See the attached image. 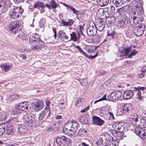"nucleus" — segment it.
I'll list each match as a JSON object with an SVG mask.
<instances>
[{
  "instance_id": "obj_47",
  "label": "nucleus",
  "mask_w": 146,
  "mask_h": 146,
  "mask_svg": "<svg viewBox=\"0 0 146 146\" xmlns=\"http://www.w3.org/2000/svg\"><path fill=\"white\" fill-rule=\"evenodd\" d=\"M70 9L73 12L74 14H75L77 16H78V10H76L74 8L71 6L70 7Z\"/></svg>"
},
{
  "instance_id": "obj_10",
  "label": "nucleus",
  "mask_w": 146,
  "mask_h": 146,
  "mask_svg": "<svg viewBox=\"0 0 146 146\" xmlns=\"http://www.w3.org/2000/svg\"><path fill=\"white\" fill-rule=\"evenodd\" d=\"M132 108V106L131 104H127L123 106L121 108V111L126 115H128L131 112Z\"/></svg>"
},
{
  "instance_id": "obj_30",
  "label": "nucleus",
  "mask_w": 146,
  "mask_h": 146,
  "mask_svg": "<svg viewBox=\"0 0 146 146\" xmlns=\"http://www.w3.org/2000/svg\"><path fill=\"white\" fill-rule=\"evenodd\" d=\"M62 24L65 26H70L73 25L74 21L72 19H70L67 22L63 20L62 21Z\"/></svg>"
},
{
  "instance_id": "obj_38",
  "label": "nucleus",
  "mask_w": 146,
  "mask_h": 146,
  "mask_svg": "<svg viewBox=\"0 0 146 146\" xmlns=\"http://www.w3.org/2000/svg\"><path fill=\"white\" fill-rule=\"evenodd\" d=\"M110 99L111 101L113 102H114L115 100H117L114 92L111 93L110 95Z\"/></svg>"
},
{
  "instance_id": "obj_22",
  "label": "nucleus",
  "mask_w": 146,
  "mask_h": 146,
  "mask_svg": "<svg viewBox=\"0 0 146 146\" xmlns=\"http://www.w3.org/2000/svg\"><path fill=\"white\" fill-rule=\"evenodd\" d=\"M123 123H117L116 125V129L117 131L121 132V134L122 135H124L123 133V131L124 130V125H123Z\"/></svg>"
},
{
  "instance_id": "obj_39",
  "label": "nucleus",
  "mask_w": 146,
  "mask_h": 146,
  "mask_svg": "<svg viewBox=\"0 0 146 146\" xmlns=\"http://www.w3.org/2000/svg\"><path fill=\"white\" fill-rule=\"evenodd\" d=\"M110 99L111 101L113 102H114L115 100H117L114 92L111 93L110 95Z\"/></svg>"
},
{
  "instance_id": "obj_16",
  "label": "nucleus",
  "mask_w": 146,
  "mask_h": 146,
  "mask_svg": "<svg viewBox=\"0 0 146 146\" xmlns=\"http://www.w3.org/2000/svg\"><path fill=\"white\" fill-rule=\"evenodd\" d=\"M106 22L109 26H112L115 23V18L113 16L108 17L106 19Z\"/></svg>"
},
{
  "instance_id": "obj_23",
  "label": "nucleus",
  "mask_w": 146,
  "mask_h": 146,
  "mask_svg": "<svg viewBox=\"0 0 146 146\" xmlns=\"http://www.w3.org/2000/svg\"><path fill=\"white\" fill-rule=\"evenodd\" d=\"M20 113V110L19 108L17 107V105L15 106V108L13 109L11 111V114L12 116H18L19 115Z\"/></svg>"
},
{
  "instance_id": "obj_41",
  "label": "nucleus",
  "mask_w": 146,
  "mask_h": 146,
  "mask_svg": "<svg viewBox=\"0 0 146 146\" xmlns=\"http://www.w3.org/2000/svg\"><path fill=\"white\" fill-rule=\"evenodd\" d=\"M86 131V130H84L83 129H79L78 132V134L81 137H83L85 136Z\"/></svg>"
},
{
  "instance_id": "obj_57",
  "label": "nucleus",
  "mask_w": 146,
  "mask_h": 146,
  "mask_svg": "<svg viewBox=\"0 0 146 146\" xmlns=\"http://www.w3.org/2000/svg\"><path fill=\"white\" fill-rule=\"evenodd\" d=\"M143 24L141 23L137 27H137L138 29L142 30L144 31L145 27L144 26L143 27Z\"/></svg>"
},
{
  "instance_id": "obj_60",
  "label": "nucleus",
  "mask_w": 146,
  "mask_h": 146,
  "mask_svg": "<svg viewBox=\"0 0 146 146\" xmlns=\"http://www.w3.org/2000/svg\"><path fill=\"white\" fill-rule=\"evenodd\" d=\"M45 102H46V106L44 109H47V108H48V109H49V108H50L49 105H50V102L48 100H46Z\"/></svg>"
},
{
  "instance_id": "obj_20",
  "label": "nucleus",
  "mask_w": 146,
  "mask_h": 146,
  "mask_svg": "<svg viewBox=\"0 0 146 146\" xmlns=\"http://www.w3.org/2000/svg\"><path fill=\"white\" fill-rule=\"evenodd\" d=\"M28 130L27 127L23 125H19L17 131L19 132L20 134L25 133L28 132Z\"/></svg>"
},
{
  "instance_id": "obj_18",
  "label": "nucleus",
  "mask_w": 146,
  "mask_h": 146,
  "mask_svg": "<svg viewBox=\"0 0 146 146\" xmlns=\"http://www.w3.org/2000/svg\"><path fill=\"white\" fill-rule=\"evenodd\" d=\"M134 5L136 8L139 9L140 11H143L142 7L143 2L142 0H135Z\"/></svg>"
},
{
  "instance_id": "obj_27",
  "label": "nucleus",
  "mask_w": 146,
  "mask_h": 146,
  "mask_svg": "<svg viewBox=\"0 0 146 146\" xmlns=\"http://www.w3.org/2000/svg\"><path fill=\"white\" fill-rule=\"evenodd\" d=\"M44 3L39 1L36 2L34 5V7L35 8H37L38 7L43 8L44 7Z\"/></svg>"
},
{
  "instance_id": "obj_36",
  "label": "nucleus",
  "mask_w": 146,
  "mask_h": 146,
  "mask_svg": "<svg viewBox=\"0 0 146 146\" xmlns=\"http://www.w3.org/2000/svg\"><path fill=\"white\" fill-rule=\"evenodd\" d=\"M114 92L117 99L121 100L123 96L122 92L120 91H115Z\"/></svg>"
},
{
  "instance_id": "obj_45",
  "label": "nucleus",
  "mask_w": 146,
  "mask_h": 146,
  "mask_svg": "<svg viewBox=\"0 0 146 146\" xmlns=\"http://www.w3.org/2000/svg\"><path fill=\"white\" fill-rule=\"evenodd\" d=\"M142 128L137 127L136 128L135 130V133L139 137L140 136V134H141V129H142Z\"/></svg>"
},
{
  "instance_id": "obj_28",
  "label": "nucleus",
  "mask_w": 146,
  "mask_h": 146,
  "mask_svg": "<svg viewBox=\"0 0 146 146\" xmlns=\"http://www.w3.org/2000/svg\"><path fill=\"white\" fill-rule=\"evenodd\" d=\"M113 3L117 7H120L123 5L122 0H113Z\"/></svg>"
},
{
  "instance_id": "obj_5",
  "label": "nucleus",
  "mask_w": 146,
  "mask_h": 146,
  "mask_svg": "<svg viewBox=\"0 0 146 146\" xmlns=\"http://www.w3.org/2000/svg\"><path fill=\"white\" fill-rule=\"evenodd\" d=\"M50 109L48 108L44 109L40 114L38 119L41 121H43L46 119L48 116H50Z\"/></svg>"
},
{
  "instance_id": "obj_26",
  "label": "nucleus",
  "mask_w": 146,
  "mask_h": 146,
  "mask_svg": "<svg viewBox=\"0 0 146 146\" xmlns=\"http://www.w3.org/2000/svg\"><path fill=\"white\" fill-rule=\"evenodd\" d=\"M97 2L101 6H104L108 4L109 0H97Z\"/></svg>"
},
{
  "instance_id": "obj_13",
  "label": "nucleus",
  "mask_w": 146,
  "mask_h": 146,
  "mask_svg": "<svg viewBox=\"0 0 146 146\" xmlns=\"http://www.w3.org/2000/svg\"><path fill=\"white\" fill-rule=\"evenodd\" d=\"M130 8L129 6H126L118 9L117 12L120 15H125L128 13Z\"/></svg>"
},
{
  "instance_id": "obj_55",
  "label": "nucleus",
  "mask_w": 146,
  "mask_h": 146,
  "mask_svg": "<svg viewBox=\"0 0 146 146\" xmlns=\"http://www.w3.org/2000/svg\"><path fill=\"white\" fill-rule=\"evenodd\" d=\"M103 142V140L102 138H99L97 141L96 142V144L98 145H99L102 144Z\"/></svg>"
},
{
  "instance_id": "obj_12",
  "label": "nucleus",
  "mask_w": 146,
  "mask_h": 146,
  "mask_svg": "<svg viewBox=\"0 0 146 146\" xmlns=\"http://www.w3.org/2000/svg\"><path fill=\"white\" fill-rule=\"evenodd\" d=\"M92 119L93 123L94 124L98 125L101 126L104 123V121L102 120L99 117L96 116H94L93 117Z\"/></svg>"
},
{
  "instance_id": "obj_40",
  "label": "nucleus",
  "mask_w": 146,
  "mask_h": 146,
  "mask_svg": "<svg viewBox=\"0 0 146 146\" xmlns=\"http://www.w3.org/2000/svg\"><path fill=\"white\" fill-rule=\"evenodd\" d=\"M131 118L134 121L137 122L138 121L139 116L136 114L133 113L131 115Z\"/></svg>"
},
{
  "instance_id": "obj_63",
  "label": "nucleus",
  "mask_w": 146,
  "mask_h": 146,
  "mask_svg": "<svg viewBox=\"0 0 146 146\" xmlns=\"http://www.w3.org/2000/svg\"><path fill=\"white\" fill-rule=\"evenodd\" d=\"M89 108L90 106H88L87 107L81 110V112L82 113H84L86 111H87L89 109Z\"/></svg>"
},
{
  "instance_id": "obj_29",
  "label": "nucleus",
  "mask_w": 146,
  "mask_h": 146,
  "mask_svg": "<svg viewBox=\"0 0 146 146\" xmlns=\"http://www.w3.org/2000/svg\"><path fill=\"white\" fill-rule=\"evenodd\" d=\"M64 139V142L63 143L65 146H71V139L65 137Z\"/></svg>"
},
{
  "instance_id": "obj_43",
  "label": "nucleus",
  "mask_w": 146,
  "mask_h": 146,
  "mask_svg": "<svg viewBox=\"0 0 146 146\" xmlns=\"http://www.w3.org/2000/svg\"><path fill=\"white\" fill-rule=\"evenodd\" d=\"M65 137L63 136L61 137H57L56 138V142L58 144V142L63 143L64 142V139L65 138Z\"/></svg>"
},
{
  "instance_id": "obj_14",
  "label": "nucleus",
  "mask_w": 146,
  "mask_h": 146,
  "mask_svg": "<svg viewBox=\"0 0 146 146\" xmlns=\"http://www.w3.org/2000/svg\"><path fill=\"white\" fill-rule=\"evenodd\" d=\"M124 51L122 50L121 52L120 56H127L130 52L131 51V46H127L123 48Z\"/></svg>"
},
{
  "instance_id": "obj_56",
  "label": "nucleus",
  "mask_w": 146,
  "mask_h": 146,
  "mask_svg": "<svg viewBox=\"0 0 146 146\" xmlns=\"http://www.w3.org/2000/svg\"><path fill=\"white\" fill-rule=\"evenodd\" d=\"M119 141L118 140L115 139L112 141V144L113 145L117 146L119 145Z\"/></svg>"
},
{
  "instance_id": "obj_53",
  "label": "nucleus",
  "mask_w": 146,
  "mask_h": 146,
  "mask_svg": "<svg viewBox=\"0 0 146 146\" xmlns=\"http://www.w3.org/2000/svg\"><path fill=\"white\" fill-rule=\"evenodd\" d=\"M82 104V100L80 98H78L76 103V106H80Z\"/></svg>"
},
{
  "instance_id": "obj_59",
  "label": "nucleus",
  "mask_w": 146,
  "mask_h": 146,
  "mask_svg": "<svg viewBox=\"0 0 146 146\" xmlns=\"http://www.w3.org/2000/svg\"><path fill=\"white\" fill-rule=\"evenodd\" d=\"M6 132L8 135H12L14 133L13 131L10 129H7Z\"/></svg>"
},
{
  "instance_id": "obj_61",
  "label": "nucleus",
  "mask_w": 146,
  "mask_h": 146,
  "mask_svg": "<svg viewBox=\"0 0 146 146\" xmlns=\"http://www.w3.org/2000/svg\"><path fill=\"white\" fill-rule=\"evenodd\" d=\"M110 117H109V120H112L114 119V116H113V113L111 112H109Z\"/></svg>"
},
{
  "instance_id": "obj_37",
  "label": "nucleus",
  "mask_w": 146,
  "mask_h": 146,
  "mask_svg": "<svg viewBox=\"0 0 146 146\" xmlns=\"http://www.w3.org/2000/svg\"><path fill=\"white\" fill-rule=\"evenodd\" d=\"M19 98V96L16 94L11 95L9 97V100L12 101L18 99Z\"/></svg>"
},
{
  "instance_id": "obj_48",
  "label": "nucleus",
  "mask_w": 146,
  "mask_h": 146,
  "mask_svg": "<svg viewBox=\"0 0 146 146\" xmlns=\"http://www.w3.org/2000/svg\"><path fill=\"white\" fill-rule=\"evenodd\" d=\"M81 85L83 86H86L88 84L87 80L86 79H84L80 82Z\"/></svg>"
},
{
  "instance_id": "obj_58",
  "label": "nucleus",
  "mask_w": 146,
  "mask_h": 146,
  "mask_svg": "<svg viewBox=\"0 0 146 146\" xmlns=\"http://www.w3.org/2000/svg\"><path fill=\"white\" fill-rule=\"evenodd\" d=\"M7 118V117L4 114L0 115V120L2 121L5 120Z\"/></svg>"
},
{
  "instance_id": "obj_49",
  "label": "nucleus",
  "mask_w": 146,
  "mask_h": 146,
  "mask_svg": "<svg viewBox=\"0 0 146 146\" xmlns=\"http://www.w3.org/2000/svg\"><path fill=\"white\" fill-rule=\"evenodd\" d=\"M50 4L52 8L54 9L56 8L57 6V5L55 2V0H51Z\"/></svg>"
},
{
  "instance_id": "obj_1",
  "label": "nucleus",
  "mask_w": 146,
  "mask_h": 146,
  "mask_svg": "<svg viewBox=\"0 0 146 146\" xmlns=\"http://www.w3.org/2000/svg\"><path fill=\"white\" fill-rule=\"evenodd\" d=\"M29 41L31 45H35L32 47V49L33 50L41 48L44 43V42L40 40L39 35L37 34H33L31 35L29 37Z\"/></svg>"
},
{
  "instance_id": "obj_15",
  "label": "nucleus",
  "mask_w": 146,
  "mask_h": 146,
  "mask_svg": "<svg viewBox=\"0 0 146 146\" xmlns=\"http://www.w3.org/2000/svg\"><path fill=\"white\" fill-rule=\"evenodd\" d=\"M18 9H14L13 10H10L9 13L10 17L13 19H17L19 17V15L17 12Z\"/></svg>"
},
{
  "instance_id": "obj_46",
  "label": "nucleus",
  "mask_w": 146,
  "mask_h": 146,
  "mask_svg": "<svg viewBox=\"0 0 146 146\" xmlns=\"http://www.w3.org/2000/svg\"><path fill=\"white\" fill-rule=\"evenodd\" d=\"M76 47V48H77V49H78L79 52L81 53L83 55H84L86 57H88V56L87 55L86 53L85 52H84L82 50V49L81 48H80V47L79 46H77Z\"/></svg>"
},
{
  "instance_id": "obj_31",
  "label": "nucleus",
  "mask_w": 146,
  "mask_h": 146,
  "mask_svg": "<svg viewBox=\"0 0 146 146\" xmlns=\"http://www.w3.org/2000/svg\"><path fill=\"white\" fill-rule=\"evenodd\" d=\"M141 124H139V125L141 128H144L146 127V120L143 118H141L140 119Z\"/></svg>"
},
{
  "instance_id": "obj_6",
  "label": "nucleus",
  "mask_w": 146,
  "mask_h": 146,
  "mask_svg": "<svg viewBox=\"0 0 146 146\" xmlns=\"http://www.w3.org/2000/svg\"><path fill=\"white\" fill-rule=\"evenodd\" d=\"M72 121H70L64 125L63 128V131L69 136H70L72 135L70 133L72 131Z\"/></svg>"
},
{
  "instance_id": "obj_54",
  "label": "nucleus",
  "mask_w": 146,
  "mask_h": 146,
  "mask_svg": "<svg viewBox=\"0 0 146 146\" xmlns=\"http://www.w3.org/2000/svg\"><path fill=\"white\" fill-rule=\"evenodd\" d=\"M136 91L137 92V98L140 100H141L142 98L141 97V91L138 90Z\"/></svg>"
},
{
  "instance_id": "obj_4",
  "label": "nucleus",
  "mask_w": 146,
  "mask_h": 146,
  "mask_svg": "<svg viewBox=\"0 0 146 146\" xmlns=\"http://www.w3.org/2000/svg\"><path fill=\"white\" fill-rule=\"evenodd\" d=\"M19 26V21H14L12 22L9 26V30L14 34H15L18 32Z\"/></svg>"
},
{
  "instance_id": "obj_35",
  "label": "nucleus",
  "mask_w": 146,
  "mask_h": 146,
  "mask_svg": "<svg viewBox=\"0 0 146 146\" xmlns=\"http://www.w3.org/2000/svg\"><path fill=\"white\" fill-rule=\"evenodd\" d=\"M138 53V52L135 49L132 50L131 53L128 55V57L129 58H131L133 56H135Z\"/></svg>"
},
{
  "instance_id": "obj_24",
  "label": "nucleus",
  "mask_w": 146,
  "mask_h": 146,
  "mask_svg": "<svg viewBox=\"0 0 146 146\" xmlns=\"http://www.w3.org/2000/svg\"><path fill=\"white\" fill-rule=\"evenodd\" d=\"M133 31L134 34L138 36L142 35L143 34L144 31L143 30L138 29L137 27H135Z\"/></svg>"
},
{
  "instance_id": "obj_32",
  "label": "nucleus",
  "mask_w": 146,
  "mask_h": 146,
  "mask_svg": "<svg viewBox=\"0 0 146 146\" xmlns=\"http://www.w3.org/2000/svg\"><path fill=\"white\" fill-rule=\"evenodd\" d=\"M1 67L5 72H7L8 70L11 68V66L6 64H3L2 65Z\"/></svg>"
},
{
  "instance_id": "obj_8",
  "label": "nucleus",
  "mask_w": 146,
  "mask_h": 146,
  "mask_svg": "<svg viewBox=\"0 0 146 146\" xmlns=\"http://www.w3.org/2000/svg\"><path fill=\"white\" fill-rule=\"evenodd\" d=\"M97 28L96 26H89L87 29V34L90 36H94L96 34Z\"/></svg>"
},
{
  "instance_id": "obj_62",
  "label": "nucleus",
  "mask_w": 146,
  "mask_h": 146,
  "mask_svg": "<svg viewBox=\"0 0 146 146\" xmlns=\"http://www.w3.org/2000/svg\"><path fill=\"white\" fill-rule=\"evenodd\" d=\"M18 9V10H17V11H18L19 10V13L21 14H22L23 13V9H22V8L21 7H17L16 8H15V9Z\"/></svg>"
},
{
  "instance_id": "obj_9",
  "label": "nucleus",
  "mask_w": 146,
  "mask_h": 146,
  "mask_svg": "<svg viewBox=\"0 0 146 146\" xmlns=\"http://www.w3.org/2000/svg\"><path fill=\"white\" fill-rule=\"evenodd\" d=\"M6 0H0V15L5 13L8 8V2Z\"/></svg>"
},
{
  "instance_id": "obj_3",
  "label": "nucleus",
  "mask_w": 146,
  "mask_h": 146,
  "mask_svg": "<svg viewBox=\"0 0 146 146\" xmlns=\"http://www.w3.org/2000/svg\"><path fill=\"white\" fill-rule=\"evenodd\" d=\"M36 118L34 115L33 116L27 115L23 117V120L25 124L27 125L28 127H31L35 125Z\"/></svg>"
},
{
  "instance_id": "obj_34",
  "label": "nucleus",
  "mask_w": 146,
  "mask_h": 146,
  "mask_svg": "<svg viewBox=\"0 0 146 146\" xmlns=\"http://www.w3.org/2000/svg\"><path fill=\"white\" fill-rule=\"evenodd\" d=\"M5 131V127L4 125H0V136L3 135Z\"/></svg>"
},
{
  "instance_id": "obj_17",
  "label": "nucleus",
  "mask_w": 146,
  "mask_h": 146,
  "mask_svg": "<svg viewBox=\"0 0 146 146\" xmlns=\"http://www.w3.org/2000/svg\"><path fill=\"white\" fill-rule=\"evenodd\" d=\"M133 92L132 90L126 91L124 92L123 97L125 100L129 99L133 96Z\"/></svg>"
},
{
  "instance_id": "obj_33",
  "label": "nucleus",
  "mask_w": 146,
  "mask_h": 146,
  "mask_svg": "<svg viewBox=\"0 0 146 146\" xmlns=\"http://www.w3.org/2000/svg\"><path fill=\"white\" fill-rule=\"evenodd\" d=\"M98 29L100 31H102L104 29L105 26V25L104 22H100L98 24Z\"/></svg>"
},
{
  "instance_id": "obj_44",
  "label": "nucleus",
  "mask_w": 146,
  "mask_h": 146,
  "mask_svg": "<svg viewBox=\"0 0 146 146\" xmlns=\"http://www.w3.org/2000/svg\"><path fill=\"white\" fill-rule=\"evenodd\" d=\"M71 39L74 41H77L78 38L74 32H72V34H70Z\"/></svg>"
},
{
  "instance_id": "obj_50",
  "label": "nucleus",
  "mask_w": 146,
  "mask_h": 146,
  "mask_svg": "<svg viewBox=\"0 0 146 146\" xmlns=\"http://www.w3.org/2000/svg\"><path fill=\"white\" fill-rule=\"evenodd\" d=\"M106 94L104 96H103L102 98H100V99H99L98 100H96L94 102V104H96L97 102H99V101H102L105 100H107V99L106 98Z\"/></svg>"
},
{
  "instance_id": "obj_42",
  "label": "nucleus",
  "mask_w": 146,
  "mask_h": 146,
  "mask_svg": "<svg viewBox=\"0 0 146 146\" xmlns=\"http://www.w3.org/2000/svg\"><path fill=\"white\" fill-rule=\"evenodd\" d=\"M141 130V134H140L139 137L142 139H145L146 138V133L144 129H142Z\"/></svg>"
},
{
  "instance_id": "obj_21",
  "label": "nucleus",
  "mask_w": 146,
  "mask_h": 146,
  "mask_svg": "<svg viewBox=\"0 0 146 146\" xmlns=\"http://www.w3.org/2000/svg\"><path fill=\"white\" fill-rule=\"evenodd\" d=\"M44 107L43 102L39 101L36 102L35 104V109L36 111L41 110Z\"/></svg>"
},
{
  "instance_id": "obj_64",
  "label": "nucleus",
  "mask_w": 146,
  "mask_h": 146,
  "mask_svg": "<svg viewBox=\"0 0 146 146\" xmlns=\"http://www.w3.org/2000/svg\"><path fill=\"white\" fill-rule=\"evenodd\" d=\"M45 23V20L44 19H41L40 21V23L42 25H44Z\"/></svg>"
},
{
  "instance_id": "obj_51",
  "label": "nucleus",
  "mask_w": 146,
  "mask_h": 146,
  "mask_svg": "<svg viewBox=\"0 0 146 146\" xmlns=\"http://www.w3.org/2000/svg\"><path fill=\"white\" fill-rule=\"evenodd\" d=\"M96 49V47L94 48V49H93L92 46H90L89 48L87 50V51L89 53H91L94 52Z\"/></svg>"
},
{
  "instance_id": "obj_2",
  "label": "nucleus",
  "mask_w": 146,
  "mask_h": 146,
  "mask_svg": "<svg viewBox=\"0 0 146 146\" xmlns=\"http://www.w3.org/2000/svg\"><path fill=\"white\" fill-rule=\"evenodd\" d=\"M142 11H140L137 12L136 13L135 12L133 13H130L129 14V19L130 22V20H132L134 23L136 24V23H139L138 21H142L144 20V18L142 14Z\"/></svg>"
},
{
  "instance_id": "obj_52",
  "label": "nucleus",
  "mask_w": 146,
  "mask_h": 146,
  "mask_svg": "<svg viewBox=\"0 0 146 146\" xmlns=\"http://www.w3.org/2000/svg\"><path fill=\"white\" fill-rule=\"evenodd\" d=\"M79 32H78V39L79 38V36H80V34H82V30L83 29V27L81 25H79Z\"/></svg>"
},
{
  "instance_id": "obj_19",
  "label": "nucleus",
  "mask_w": 146,
  "mask_h": 146,
  "mask_svg": "<svg viewBox=\"0 0 146 146\" xmlns=\"http://www.w3.org/2000/svg\"><path fill=\"white\" fill-rule=\"evenodd\" d=\"M78 123L76 121H72V131L70 133V134H71L72 135H73L75 134L76 130L78 129Z\"/></svg>"
},
{
  "instance_id": "obj_7",
  "label": "nucleus",
  "mask_w": 146,
  "mask_h": 146,
  "mask_svg": "<svg viewBox=\"0 0 146 146\" xmlns=\"http://www.w3.org/2000/svg\"><path fill=\"white\" fill-rule=\"evenodd\" d=\"M17 107L19 108L20 110L27 111L30 110L31 105L29 102H24L17 105Z\"/></svg>"
},
{
  "instance_id": "obj_11",
  "label": "nucleus",
  "mask_w": 146,
  "mask_h": 146,
  "mask_svg": "<svg viewBox=\"0 0 146 146\" xmlns=\"http://www.w3.org/2000/svg\"><path fill=\"white\" fill-rule=\"evenodd\" d=\"M128 20L127 17L122 18V19H119L117 22L118 27H126L128 23Z\"/></svg>"
},
{
  "instance_id": "obj_25",
  "label": "nucleus",
  "mask_w": 146,
  "mask_h": 146,
  "mask_svg": "<svg viewBox=\"0 0 146 146\" xmlns=\"http://www.w3.org/2000/svg\"><path fill=\"white\" fill-rule=\"evenodd\" d=\"M58 36L59 38H63L66 40L68 39V37L66 34L63 30L60 31L58 33Z\"/></svg>"
}]
</instances>
